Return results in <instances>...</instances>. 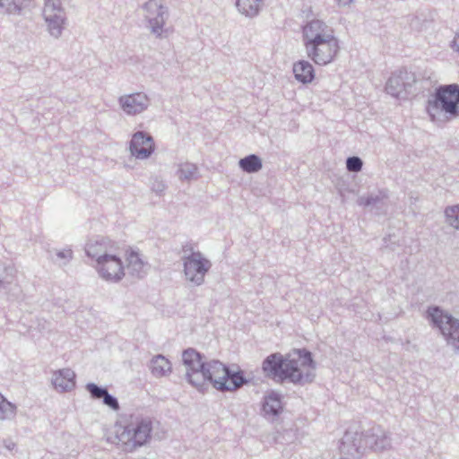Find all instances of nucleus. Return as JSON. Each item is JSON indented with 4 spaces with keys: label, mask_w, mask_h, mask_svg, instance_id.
I'll list each match as a JSON object with an SVG mask.
<instances>
[{
    "label": "nucleus",
    "mask_w": 459,
    "mask_h": 459,
    "mask_svg": "<svg viewBox=\"0 0 459 459\" xmlns=\"http://www.w3.org/2000/svg\"><path fill=\"white\" fill-rule=\"evenodd\" d=\"M186 367V379L200 392L208 389L209 384L221 393L233 392L251 381L238 365L228 366L218 359L207 360L204 354L194 348L182 352Z\"/></svg>",
    "instance_id": "nucleus-1"
},
{
    "label": "nucleus",
    "mask_w": 459,
    "mask_h": 459,
    "mask_svg": "<svg viewBox=\"0 0 459 459\" xmlns=\"http://www.w3.org/2000/svg\"><path fill=\"white\" fill-rule=\"evenodd\" d=\"M262 370L266 377L278 383L305 385L316 378V361L310 351L295 349L292 355L280 352L268 355L263 360Z\"/></svg>",
    "instance_id": "nucleus-2"
},
{
    "label": "nucleus",
    "mask_w": 459,
    "mask_h": 459,
    "mask_svg": "<svg viewBox=\"0 0 459 459\" xmlns=\"http://www.w3.org/2000/svg\"><path fill=\"white\" fill-rule=\"evenodd\" d=\"M426 111L430 120L444 124L459 117V84H443L429 96Z\"/></svg>",
    "instance_id": "nucleus-3"
},
{
    "label": "nucleus",
    "mask_w": 459,
    "mask_h": 459,
    "mask_svg": "<svg viewBox=\"0 0 459 459\" xmlns=\"http://www.w3.org/2000/svg\"><path fill=\"white\" fill-rule=\"evenodd\" d=\"M152 427L148 420H139L134 423L117 426L114 437H108L125 452H133L144 446L150 439Z\"/></svg>",
    "instance_id": "nucleus-4"
},
{
    "label": "nucleus",
    "mask_w": 459,
    "mask_h": 459,
    "mask_svg": "<svg viewBox=\"0 0 459 459\" xmlns=\"http://www.w3.org/2000/svg\"><path fill=\"white\" fill-rule=\"evenodd\" d=\"M426 314L430 325L440 331L449 344L459 349V320L437 306L429 307Z\"/></svg>",
    "instance_id": "nucleus-5"
},
{
    "label": "nucleus",
    "mask_w": 459,
    "mask_h": 459,
    "mask_svg": "<svg viewBox=\"0 0 459 459\" xmlns=\"http://www.w3.org/2000/svg\"><path fill=\"white\" fill-rule=\"evenodd\" d=\"M181 261L186 280L194 286H201L204 284L205 275L212 267V262L200 251L184 255L181 257Z\"/></svg>",
    "instance_id": "nucleus-6"
},
{
    "label": "nucleus",
    "mask_w": 459,
    "mask_h": 459,
    "mask_svg": "<svg viewBox=\"0 0 459 459\" xmlns=\"http://www.w3.org/2000/svg\"><path fill=\"white\" fill-rule=\"evenodd\" d=\"M416 82L415 74L406 69L394 72L386 82L385 91L395 98L406 99L413 94V86Z\"/></svg>",
    "instance_id": "nucleus-7"
},
{
    "label": "nucleus",
    "mask_w": 459,
    "mask_h": 459,
    "mask_svg": "<svg viewBox=\"0 0 459 459\" xmlns=\"http://www.w3.org/2000/svg\"><path fill=\"white\" fill-rule=\"evenodd\" d=\"M307 57L318 65L330 64L340 49L337 38L304 46Z\"/></svg>",
    "instance_id": "nucleus-8"
},
{
    "label": "nucleus",
    "mask_w": 459,
    "mask_h": 459,
    "mask_svg": "<svg viewBox=\"0 0 459 459\" xmlns=\"http://www.w3.org/2000/svg\"><path fill=\"white\" fill-rule=\"evenodd\" d=\"M144 17L148 22L151 32L160 38L164 32V25L169 18V10L157 0H149L143 5Z\"/></svg>",
    "instance_id": "nucleus-9"
},
{
    "label": "nucleus",
    "mask_w": 459,
    "mask_h": 459,
    "mask_svg": "<svg viewBox=\"0 0 459 459\" xmlns=\"http://www.w3.org/2000/svg\"><path fill=\"white\" fill-rule=\"evenodd\" d=\"M341 459H359L365 453L363 436L360 432L349 429L340 440Z\"/></svg>",
    "instance_id": "nucleus-10"
},
{
    "label": "nucleus",
    "mask_w": 459,
    "mask_h": 459,
    "mask_svg": "<svg viewBox=\"0 0 459 459\" xmlns=\"http://www.w3.org/2000/svg\"><path fill=\"white\" fill-rule=\"evenodd\" d=\"M302 37L304 46L336 38L333 28L318 19H313L304 26Z\"/></svg>",
    "instance_id": "nucleus-11"
},
{
    "label": "nucleus",
    "mask_w": 459,
    "mask_h": 459,
    "mask_svg": "<svg viewBox=\"0 0 459 459\" xmlns=\"http://www.w3.org/2000/svg\"><path fill=\"white\" fill-rule=\"evenodd\" d=\"M95 267L100 276L106 281L117 282L125 275V268L121 258L112 253L97 264Z\"/></svg>",
    "instance_id": "nucleus-12"
},
{
    "label": "nucleus",
    "mask_w": 459,
    "mask_h": 459,
    "mask_svg": "<svg viewBox=\"0 0 459 459\" xmlns=\"http://www.w3.org/2000/svg\"><path fill=\"white\" fill-rule=\"evenodd\" d=\"M131 154L138 160H146L155 150L153 138L143 131L134 133L129 143Z\"/></svg>",
    "instance_id": "nucleus-13"
},
{
    "label": "nucleus",
    "mask_w": 459,
    "mask_h": 459,
    "mask_svg": "<svg viewBox=\"0 0 459 459\" xmlns=\"http://www.w3.org/2000/svg\"><path fill=\"white\" fill-rule=\"evenodd\" d=\"M360 434L363 436L365 451L369 449L374 452H382L391 446L390 437L380 426H374L366 431H361Z\"/></svg>",
    "instance_id": "nucleus-14"
},
{
    "label": "nucleus",
    "mask_w": 459,
    "mask_h": 459,
    "mask_svg": "<svg viewBox=\"0 0 459 459\" xmlns=\"http://www.w3.org/2000/svg\"><path fill=\"white\" fill-rule=\"evenodd\" d=\"M111 241L105 237H96L88 241L85 246L86 255L95 259L96 264L106 258L112 251Z\"/></svg>",
    "instance_id": "nucleus-15"
},
{
    "label": "nucleus",
    "mask_w": 459,
    "mask_h": 459,
    "mask_svg": "<svg viewBox=\"0 0 459 459\" xmlns=\"http://www.w3.org/2000/svg\"><path fill=\"white\" fill-rule=\"evenodd\" d=\"M119 103L126 114L136 115L148 108L149 99L144 93L136 92L120 97Z\"/></svg>",
    "instance_id": "nucleus-16"
},
{
    "label": "nucleus",
    "mask_w": 459,
    "mask_h": 459,
    "mask_svg": "<svg viewBox=\"0 0 459 459\" xmlns=\"http://www.w3.org/2000/svg\"><path fill=\"white\" fill-rule=\"evenodd\" d=\"M51 381L57 391L69 392L75 387V373L70 368H62L54 372Z\"/></svg>",
    "instance_id": "nucleus-17"
},
{
    "label": "nucleus",
    "mask_w": 459,
    "mask_h": 459,
    "mask_svg": "<svg viewBox=\"0 0 459 459\" xmlns=\"http://www.w3.org/2000/svg\"><path fill=\"white\" fill-rule=\"evenodd\" d=\"M263 412L265 417H278L282 410V395L277 391L272 390L264 397Z\"/></svg>",
    "instance_id": "nucleus-18"
},
{
    "label": "nucleus",
    "mask_w": 459,
    "mask_h": 459,
    "mask_svg": "<svg viewBox=\"0 0 459 459\" xmlns=\"http://www.w3.org/2000/svg\"><path fill=\"white\" fill-rule=\"evenodd\" d=\"M388 198L387 189H378L377 192L369 193L366 196H360L357 199V204L365 208L371 207L381 209L385 205V201Z\"/></svg>",
    "instance_id": "nucleus-19"
},
{
    "label": "nucleus",
    "mask_w": 459,
    "mask_h": 459,
    "mask_svg": "<svg viewBox=\"0 0 459 459\" xmlns=\"http://www.w3.org/2000/svg\"><path fill=\"white\" fill-rule=\"evenodd\" d=\"M295 79L303 83H310L315 79V69L307 60H299L293 65Z\"/></svg>",
    "instance_id": "nucleus-20"
},
{
    "label": "nucleus",
    "mask_w": 459,
    "mask_h": 459,
    "mask_svg": "<svg viewBox=\"0 0 459 459\" xmlns=\"http://www.w3.org/2000/svg\"><path fill=\"white\" fill-rule=\"evenodd\" d=\"M43 16L49 34L55 39H58L65 28V13L43 14Z\"/></svg>",
    "instance_id": "nucleus-21"
},
{
    "label": "nucleus",
    "mask_w": 459,
    "mask_h": 459,
    "mask_svg": "<svg viewBox=\"0 0 459 459\" xmlns=\"http://www.w3.org/2000/svg\"><path fill=\"white\" fill-rule=\"evenodd\" d=\"M152 374L157 377H161L171 371V363L163 355L154 356L150 363Z\"/></svg>",
    "instance_id": "nucleus-22"
},
{
    "label": "nucleus",
    "mask_w": 459,
    "mask_h": 459,
    "mask_svg": "<svg viewBox=\"0 0 459 459\" xmlns=\"http://www.w3.org/2000/svg\"><path fill=\"white\" fill-rule=\"evenodd\" d=\"M238 167L243 172L253 174L263 168L262 159L256 154H249L238 160Z\"/></svg>",
    "instance_id": "nucleus-23"
},
{
    "label": "nucleus",
    "mask_w": 459,
    "mask_h": 459,
    "mask_svg": "<svg viewBox=\"0 0 459 459\" xmlns=\"http://www.w3.org/2000/svg\"><path fill=\"white\" fill-rule=\"evenodd\" d=\"M263 0H237L238 10L247 17L253 18L259 13Z\"/></svg>",
    "instance_id": "nucleus-24"
},
{
    "label": "nucleus",
    "mask_w": 459,
    "mask_h": 459,
    "mask_svg": "<svg viewBox=\"0 0 459 459\" xmlns=\"http://www.w3.org/2000/svg\"><path fill=\"white\" fill-rule=\"evenodd\" d=\"M127 269L129 273L137 278H143L145 274V272L143 271L144 268V263L140 258V255L137 252L131 251L130 254L127 256Z\"/></svg>",
    "instance_id": "nucleus-25"
},
{
    "label": "nucleus",
    "mask_w": 459,
    "mask_h": 459,
    "mask_svg": "<svg viewBox=\"0 0 459 459\" xmlns=\"http://www.w3.org/2000/svg\"><path fill=\"white\" fill-rule=\"evenodd\" d=\"M31 0H0V11L7 14H20Z\"/></svg>",
    "instance_id": "nucleus-26"
},
{
    "label": "nucleus",
    "mask_w": 459,
    "mask_h": 459,
    "mask_svg": "<svg viewBox=\"0 0 459 459\" xmlns=\"http://www.w3.org/2000/svg\"><path fill=\"white\" fill-rule=\"evenodd\" d=\"M48 255L51 260L59 266L67 265L74 257V252L70 247L49 250Z\"/></svg>",
    "instance_id": "nucleus-27"
},
{
    "label": "nucleus",
    "mask_w": 459,
    "mask_h": 459,
    "mask_svg": "<svg viewBox=\"0 0 459 459\" xmlns=\"http://www.w3.org/2000/svg\"><path fill=\"white\" fill-rule=\"evenodd\" d=\"M16 270L11 264L0 262V289H7L14 281Z\"/></svg>",
    "instance_id": "nucleus-28"
},
{
    "label": "nucleus",
    "mask_w": 459,
    "mask_h": 459,
    "mask_svg": "<svg viewBox=\"0 0 459 459\" xmlns=\"http://www.w3.org/2000/svg\"><path fill=\"white\" fill-rule=\"evenodd\" d=\"M16 405L7 401L0 394V420H12L16 415Z\"/></svg>",
    "instance_id": "nucleus-29"
},
{
    "label": "nucleus",
    "mask_w": 459,
    "mask_h": 459,
    "mask_svg": "<svg viewBox=\"0 0 459 459\" xmlns=\"http://www.w3.org/2000/svg\"><path fill=\"white\" fill-rule=\"evenodd\" d=\"M197 170H198V169H197L196 165H195L193 163H186L178 169V178L181 180H190L196 177Z\"/></svg>",
    "instance_id": "nucleus-30"
},
{
    "label": "nucleus",
    "mask_w": 459,
    "mask_h": 459,
    "mask_svg": "<svg viewBox=\"0 0 459 459\" xmlns=\"http://www.w3.org/2000/svg\"><path fill=\"white\" fill-rule=\"evenodd\" d=\"M85 389L90 394L91 398L93 400H102L105 394L108 392V388L105 386L98 385L95 383H87Z\"/></svg>",
    "instance_id": "nucleus-31"
},
{
    "label": "nucleus",
    "mask_w": 459,
    "mask_h": 459,
    "mask_svg": "<svg viewBox=\"0 0 459 459\" xmlns=\"http://www.w3.org/2000/svg\"><path fill=\"white\" fill-rule=\"evenodd\" d=\"M43 14L65 13L60 0H44Z\"/></svg>",
    "instance_id": "nucleus-32"
},
{
    "label": "nucleus",
    "mask_w": 459,
    "mask_h": 459,
    "mask_svg": "<svg viewBox=\"0 0 459 459\" xmlns=\"http://www.w3.org/2000/svg\"><path fill=\"white\" fill-rule=\"evenodd\" d=\"M446 221L454 228L459 229V205L448 206L445 210Z\"/></svg>",
    "instance_id": "nucleus-33"
},
{
    "label": "nucleus",
    "mask_w": 459,
    "mask_h": 459,
    "mask_svg": "<svg viewBox=\"0 0 459 459\" xmlns=\"http://www.w3.org/2000/svg\"><path fill=\"white\" fill-rule=\"evenodd\" d=\"M363 168V160L359 156H351L346 159V169L349 172L358 173Z\"/></svg>",
    "instance_id": "nucleus-34"
},
{
    "label": "nucleus",
    "mask_w": 459,
    "mask_h": 459,
    "mask_svg": "<svg viewBox=\"0 0 459 459\" xmlns=\"http://www.w3.org/2000/svg\"><path fill=\"white\" fill-rule=\"evenodd\" d=\"M8 299L17 300L22 297L21 287L13 281L7 289H3Z\"/></svg>",
    "instance_id": "nucleus-35"
},
{
    "label": "nucleus",
    "mask_w": 459,
    "mask_h": 459,
    "mask_svg": "<svg viewBox=\"0 0 459 459\" xmlns=\"http://www.w3.org/2000/svg\"><path fill=\"white\" fill-rule=\"evenodd\" d=\"M102 403L114 411H117L119 409V403L117 398L109 394L108 391L103 396Z\"/></svg>",
    "instance_id": "nucleus-36"
},
{
    "label": "nucleus",
    "mask_w": 459,
    "mask_h": 459,
    "mask_svg": "<svg viewBox=\"0 0 459 459\" xmlns=\"http://www.w3.org/2000/svg\"><path fill=\"white\" fill-rule=\"evenodd\" d=\"M166 188V184L158 178H155L152 182V191L155 192L159 195H161Z\"/></svg>",
    "instance_id": "nucleus-37"
},
{
    "label": "nucleus",
    "mask_w": 459,
    "mask_h": 459,
    "mask_svg": "<svg viewBox=\"0 0 459 459\" xmlns=\"http://www.w3.org/2000/svg\"><path fill=\"white\" fill-rule=\"evenodd\" d=\"M451 48L459 55V32H456L450 43Z\"/></svg>",
    "instance_id": "nucleus-38"
},
{
    "label": "nucleus",
    "mask_w": 459,
    "mask_h": 459,
    "mask_svg": "<svg viewBox=\"0 0 459 459\" xmlns=\"http://www.w3.org/2000/svg\"><path fill=\"white\" fill-rule=\"evenodd\" d=\"M182 252L185 255H186V253H188V252H189V254H192V252H195V251L194 250L192 244L186 243L185 245L182 246Z\"/></svg>",
    "instance_id": "nucleus-39"
},
{
    "label": "nucleus",
    "mask_w": 459,
    "mask_h": 459,
    "mask_svg": "<svg viewBox=\"0 0 459 459\" xmlns=\"http://www.w3.org/2000/svg\"><path fill=\"white\" fill-rule=\"evenodd\" d=\"M339 2H342V0H338ZM351 0H343V4H347L351 2Z\"/></svg>",
    "instance_id": "nucleus-40"
}]
</instances>
